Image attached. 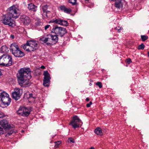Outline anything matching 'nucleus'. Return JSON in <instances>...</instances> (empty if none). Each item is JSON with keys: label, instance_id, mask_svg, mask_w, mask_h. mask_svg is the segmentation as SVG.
Listing matches in <instances>:
<instances>
[{"label": "nucleus", "instance_id": "20", "mask_svg": "<svg viewBox=\"0 0 149 149\" xmlns=\"http://www.w3.org/2000/svg\"><path fill=\"white\" fill-rule=\"evenodd\" d=\"M48 7V6L47 5H45L43 6L42 7V10L43 11V17L45 18L48 17L49 16H48V11H47Z\"/></svg>", "mask_w": 149, "mask_h": 149}, {"label": "nucleus", "instance_id": "23", "mask_svg": "<svg viewBox=\"0 0 149 149\" xmlns=\"http://www.w3.org/2000/svg\"><path fill=\"white\" fill-rule=\"evenodd\" d=\"M95 132L97 134L102 135L103 134L102 131V129L99 127L97 128L95 130Z\"/></svg>", "mask_w": 149, "mask_h": 149}, {"label": "nucleus", "instance_id": "11", "mask_svg": "<svg viewBox=\"0 0 149 149\" xmlns=\"http://www.w3.org/2000/svg\"><path fill=\"white\" fill-rule=\"evenodd\" d=\"M22 94V90L19 88H16L12 93L13 98L16 100L19 99Z\"/></svg>", "mask_w": 149, "mask_h": 149}, {"label": "nucleus", "instance_id": "3", "mask_svg": "<svg viewBox=\"0 0 149 149\" xmlns=\"http://www.w3.org/2000/svg\"><path fill=\"white\" fill-rule=\"evenodd\" d=\"M58 40V38L56 35L52 34L47 35L46 37L40 38L39 41L42 44L45 43L48 45L55 44Z\"/></svg>", "mask_w": 149, "mask_h": 149}, {"label": "nucleus", "instance_id": "43", "mask_svg": "<svg viewBox=\"0 0 149 149\" xmlns=\"http://www.w3.org/2000/svg\"><path fill=\"white\" fill-rule=\"evenodd\" d=\"M89 149H94V148L93 147H91Z\"/></svg>", "mask_w": 149, "mask_h": 149}, {"label": "nucleus", "instance_id": "26", "mask_svg": "<svg viewBox=\"0 0 149 149\" xmlns=\"http://www.w3.org/2000/svg\"><path fill=\"white\" fill-rule=\"evenodd\" d=\"M62 143L61 140H58V141L54 142L55 147L56 148H57L58 146L61 144Z\"/></svg>", "mask_w": 149, "mask_h": 149}, {"label": "nucleus", "instance_id": "36", "mask_svg": "<svg viewBox=\"0 0 149 149\" xmlns=\"http://www.w3.org/2000/svg\"><path fill=\"white\" fill-rule=\"evenodd\" d=\"M4 115L3 113L0 111V118L3 117Z\"/></svg>", "mask_w": 149, "mask_h": 149}, {"label": "nucleus", "instance_id": "45", "mask_svg": "<svg viewBox=\"0 0 149 149\" xmlns=\"http://www.w3.org/2000/svg\"><path fill=\"white\" fill-rule=\"evenodd\" d=\"M148 56L149 57V52H148Z\"/></svg>", "mask_w": 149, "mask_h": 149}, {"label": "nucleus", "instance_id": "27", "mask_svg": "<svg viewBox=\"0 0 149 149\" xmlns=\"http://www.w3.org/2000/svg\"><path fill=\"white\" fill-rule=\"evenodd\" d=\"M145 47V45L143 43H142L138 46V49H139L143 50L144 49Z\"/></svg>", "mask_w": 149, "mask_h": 149}, {"label": "nucleus", "instance_id": "8", "mask_svg": "<svg viewBox=\"0 0 149 149\" xmlns=\"http://www.w3.org/2000/svg\"><path fill=\"white\" fill-rule=\"evenodd\" d=\"M12 17L8 14L3 15L2 17L3 23L5 25H8L10 26H14L15 25V22L12 19Z\"/></svg>", "mask_w": 149, "mask_h": 149}, {"label": "nucleus", "instance_id": "42", "mask_svg": "<svg viewBox=\"0 0 149 149\" xmlns=\"http://www.w3.org/2000/svg\"><path fill=\"white\" fill-rule=\"evenodd\" d=\"M2 75L1 72V70L0 69V76H1Z\"/></svg>", "mask_w": 149, "mask_h": 149}, {"label": "nucleus", "instance_id": "37", "mask_svg": "<svg viewBox=\"0 0 149 149\" xmlns=\"http://www.w3.org/2000/svg\"><path fill=\"white\" fill-rule=\"evenodd\" d=\"M123 29L122 28H120V29H117V31L118 32H120L121 30H122Z\"/></svg>", "mask_w": 149, "mask_h": 149}, {"label": "nucleus", "instance_id": "32", "mask_svg": "<svg viewBox=\"0 0 149 149\" xmlns=\"http://www.w3.org/2000/svg\"><path fill=\"white\" fill-rule=\"evenodd\" d=\"M126 63H128V64H130V63L132 62L130 58H128L127 59L126 61Z\"/></svg>", "mask_w": 149, "mask_h": 149}, {"label": "nucleus", "instance_id": "28", "mask_svg": "<svg viewBox=\"0 0 149 149\" xmlns=\"http://www.w3.org/2000/svg\"><path fill=\"white\" fill-rule=\"evenodd\" d=\"M36 24L37 26L42 25L43 24L42 22H41L40 20H38L36 22Z\"/></svg>", "mask_w": 149, "mask_h": 149}, {"label": "nucleus", "instance_id": "17", "mask_svg": "<svg viewBox=\"0 0 149 149\" xmlns=\"http://www.w3.org/2000/svg\"><path fill=\"white\" fill-rule=\"evenodd\" d=\"M24 98L25 99H28L29 100L33 101L36 98V96L34 94L26 91L24 93Z\"/></svg>", "mask_w": 149, "mask_h": 149}, {"label": "nucleus", "instance_id": "18", "mask_svg": "<svg viewBox=\"0 0 149 149\" xmlns=\"http://www.w3.org/2000/svg\"><path fill=\"white\" fill-rule=\"evenodd\" d=\"M27 8L28 10L31 12L34 13L37 11V6L31 3L28 4Z\"/></svg>", "mask_w": 149, "mask_h": 149}, {"label": "nucleus", "instance_id": "12", "mask_svg": "<svg viewBox=\"0 0 149 149\" xmlns=\"http://www.w3.org/2000/svg\"><path fill=\"white\" fill-rule=\"evenodd\" d=\"M43 75L44 78L43 85L45 86H48L50 82L51 77L50 74L46 70L44 71Z\"/></svg>", "mask_w": 149, "mask_h": 149}, {"label": "nucleus", "instance_id": "10", "mask_svg": "<svg viewBox=\"0 0 149 149\" xmlns=\"http://www.w3.org/2000/svg\"><path fill=\"white\" fill-rule=\"evenodd\" d=\"M31 110L30 108L24 107L20 108L17 111V113L21 116H27L30 114Z\"/></svg>", "mask_w": 149, "mask_h": 149}, {"label": "nucleus", "instance_id": "4", "mask_svg": "<svg viewBox=\"0 0 149 149\" xmlns=\"http://www.w3.org/2000/svg\"><path fill=\"white\" fill-rule=\"evenodd\" d=\"M0 98L1 102H0V106L5 108L8 106L11 102V99L9 95L5 92L3 91L0 93Z\"/></svg>", "mask_w": 149, "mask_h": 149}, {"label": "nucleus", "instance_id": "7", "mask_svg": "<svg viewBox=\"0 0 149 149\" xmlns=\"http://www.w3.org/2000/svg\"><path fill=\"white\" fill-rule=\"evenodd\" d=\"M51 32L56 34L55 35L62 37L67 33L66 29L64 28L58 27L57 26H54Z\"/></svg>", "mask_w": 149, "mask_h": 149}, {"label": "nucleus", "instance_id": "16", "mask_svg": "<svg viewBox=\"0 0 149 149\" xmlns=\"http://www.w3.org/2000/svg\"><path fill=\"white\" fill-rule=\"evenodd\" d=\"M53 22L55 24H58L63 26H67L68 25V23L67 21L62 20L59 18H55L53 19Z\"/></svg>", "mask_w": 149, "mask_h": 149}, {"label": "nucleus", "instance_id": "6", "mask_svg": "<svg viewBox=\"0 0 149 149\" xmlns=\"http://www.w3.org/2000/svg\"><path fill=\"white\" fill-rule=\"evenodd\" d=\"M8 13L7 14L15 19L17 18L20 14L18 8L15 5H13L8 8Z\"/></svg>", "mask_w": 149, "mask_h": 149}, {"label": "nucleus", "instance_id": "44", "mask_svg": "<svg viewBox=\"0 0 149 149\" xmlns=\"http://www.w3.org/2000/svg\"><path fill=\"white\" fill-rule=\"evenodd\" d=\"M24 4H26V2H24L23 3Z\"/></svg>", "mask_w": 149, "mask_h": 149}, {"label": "nucleus", "instance_id": "48", "mask_svg": "<svg viewBox=\"0 0 149 149\" xmlns=\"http://www.w3.org/2000/svg\"><path fill=\"white\" fill-rule=\"evenodd\" d=\"M115 29H117V27H116V28H115Z\"/></svg>", "mask_w": 149, "mask_h": 149}, {"label": "nucleus", "instance_id": "14", "mask_svg": "<svg viewBox=\"0 0 149 149\" xmlns=\"http://www.w3.org/2000/svg\"><path fill=\"white\" fill-rule=\"evenodd\" d=\"M20 19V21L23 23L25 25H29L31 22V20L29 17L26 15H21Z\"/></svg>", "mask_w": 149, "mask_h": 149}, {"label": "nucleus", "instance_id": "33", "mask_svg": "<svg viewBox=\"0 0 149 149\" xmlns=\"http://www.w3.org/2000/svg\"><path fill=\"white\" fill-rule=\"evenodd\" d=\"M50 26V25L49 24H47L44 27L45 30H47L48 28H49Z\"/></svg>", "mask_w": 149, "mask_h": 149}, {"label": "nucleus", "instance_id": "9", "mask_svg": "<svg viewBox=\"0 0 149 149\" xmlns=\"http://www.w3.org/2000/svg\"><path fill=\"white\" fill-rule=\"evenodd\" d=\"M82 124L81 120L77 116H74L73 120L71 121L70 124L71 125L73 128L75 129L79 127L80 125Z\"/></svg>", "mask_w": 149, "mask_h": 149}, {"label": "nucleus", "instance_id": "25", "mask_svg": "<svg viewBox=\"0 0 149 149\" xmlns=\"http://www.w3.org/2000/svg\"><path fill=\"white\" fill-rule=\"evenodd\" d=\"M4 54L0 56V65L5 66Z\"/></svg>", "mask_w": 149, "mask_h": 149}, {"label": "nucleus", "instance_id": "46", "mask_svg": "<svg viewBox=\"0 0 149 149\" xmlns=\"http://www.w3.org/2000/svg\"><path fill=\"white\" fill-rule=\"evenodd\" d=\"M21 131H22V133H23L24 132V130H22Z\"/></svg>", "mask_w": 149, "mask_h": 149}, {"label": "nucleus", "instance_id": "2", "mask_svg": "<svg viewBox=\"0 0 149 149\" xmlns=\"http://www.w3.org/2000/svg\"><path fill=\"white\" fill-rule=\"evenodd\" d=\"M3 129L6 130H8L7 134L5 135L6 137L12 134H15L17 132L16 130H14L13 127H11L10 125H8L6 120H2L0 122V134L3 133Z\"/></svg>", "mask_w": 149, "mask_h": 149}, {"label": "nucleus", "instance_id": "40", "mask_svg": "<svg viewBox=\"0 0 149 149\" xmlns=\"http://www.w3.org/2000/svg\"><path fill=\"white\" fill-rule=\"evenodd\" d=\"M86 100L87 101H88L89 100V99L88 98V97H87L86 98Z\"/></svg>", "mask_w": 149, "mask_h": 149}, {"label": "nucleus", "instance_id": "34", "mask_svg": "<svg viewBox=\"0 0 149 149\" xmlns=\"http://www.w3.org/2000/svg\"><path fill=\"white\" fill-rule=\"evenodd\" d=\"M92 104L91 102H90L89 103L87 104H86V107H89L91 106V105Z\"/></svg>", "mask_w": 149, "mask_h": 149}, {"label": "nucleus", "instance_id": "38", "mask_svg": "<svg viewBox=\"0 0 149 149\" xmlns=\"http://www.w3.org/2000/svg\"><path fill=\"white\" fill-rule=\"evenodd\" d=\"M40 68L42 69H45V67L44 65H42L40 67Z\"/></svg>", "mask_w": 149, "mask_h": 149}, {"label": "nucleus", "instance_id": "19", "mask_svg": "<svg viewBox=\"0 0 149 149\" xmlns=\"http://www.w3.org/2000/svg\"><path fill=\"white\" fill-rule=\"evenodd\" d=\"M115 6L116 8L119 9L122 8L123 7L122 0H116Z\"/></svg>", "mask_w": 149, "mask_h": 149}, {"label": "nucleus", "instance_id": "29", "mask_svg": "<svg viewBox=\"0 0 149 149\" xmlns=\"http://www.w3.org/2000/svg\"><path fill=\"white\" fill-rule=\"evenodd\" d=\"M68 1L72 5H74L76 4L77 0H68Z\"/></svg>", "mask_w": 149, "mask_h": 149}, {"label": "nucleus", "instance_id": "31", "mask_svg": "<svg viewBox=\"0 0 149 149\" xmlns=\"http://www.w3.org/2000/svg\"><path fill=\"white\" fill-rule=\"evenodd\" d=\"M96 85L98 86L100 88H101L102 87V83L100 82H98L96 84Z\"/></svg>", "mask_w": 149, "mask_h": 149}, {"label": "nucleus", "instance_id": "41", "mask_svg": "<svg viewBox=\"0 0 149 149\" xmlns=\"http://www.w3.org/2000/svg\"><path fill=\"white\" fill-rule=\"evenodd\" d=\"M68 140H74V139L72 138V137L69 138L68 139Z\"/></svg>", "mask_w": 149, "mask_h": 149}, {"label": "nucleus", "instance_id": "22", "mask_svg": "<svg viewBox=\"0 0 149 149\" xmlns=\"http://www.w3.org/2000/svg\"><path fill=\"white\" fill-rule=\"evenodd\" d=\"M23 48L26 51H29V52H31V51H33V49H30V46L29 45L27 44V42L26 43L24 44L23 46Z\"/></svg>", "mask_w": 149, "mask_h": 149}, {"label": "nucleus", "instance_id": "13", "mask_svg": "<svg viewBox=\"0 0 149 149\" xmlns=\"http://www.w3.org/2000/svg\"><path fill=\"white\" fill-rule=\"evenodd\" d=\"M4 60L5 66H9L13 64L11 56L6 54H4Z\"/></svg>", "mask_w": 149, "mask_h": 149}, {"label": "nucleus", "instance_id": "35", "mask_svg": "<svg viewBox=\"0 0 149 149\" xmlns=\"http://www.w3.org/2000/svg\"><path fill=\"white\" fill-rule=\"evenodd\" d=\"M67 141L68 143H74L75 142V140H68Z\"/></svg>", "mask_w": 149, "mask_h": 149}, {"label": "nucleus", "instance_id": "30", "mask_svg": "<svg viewBox=\"0 0 149 149\" xmlns=\"http://www.w3.org/2000/svg\"><path fill=\"white\" fill-rule=\"evenodd\" d=\"M148 38V37L146 36H141V38L143 41H144L146 40Z\"/></svg>", "mask_w": 149, "mask_h": 149}, {"label": "nucleus", "instance_id": "39", "mask_svg": "<svg viewBox=\"0 0 149 149\" xmlns=\"http://www.w3.org/2000/svg\"><path fill=\"white\" fill-rule=\"evenodd\" d=\"M10 38L12 39H14V36L13 35H10Z\"/></svg>", "mask_w": 149, "mask_h": 149}, {"label": "nucleus", "instance_id": "15", "mask_svg": "<svg viewBox=\"0 0 149 149\" xmlns=\"http://www.w3.org/2000/svg\"><path fill=\"white\" fill-rule=\"evenodd\" d=\"M27 44L29 45L30 49H33V51L38 48V42L35 40H31L27 41Z\"/></svg>", "mask_w": 149, "mask_h": 149}, {"label": "nucleus", "instance_id": "24", "mask_svg": "<svg viewBox=\"0 0 149 149\" xmlns=\"http://www.w3.org/2000/svg\"><path fill=\"white\" fill-rule=\"evenodd\" d=\"M0 51L2 53H6L8 51V50L6 46L3 45L1 47Z\"/></svg>", "mask_w": 149, "mask_h": 149}, {"label": "nucleus", "instance_id": "47", "mask_svg": "<svg viewBox=\"0 0 149 149\" xmlns=\"http://www.w3.org/2000/svg\"><path fill=\"white\" fill-rule=\"evenodd\" d=\"M114 0H109V1H114Z\"/></svg>", "mask_w": 149, "mask_h": 149}, {"label": "nucleus", "instance_id": "1", "mask_svg": "<svg viewBox=\"0 0 149 149\" xmlns=\"http://www.w3.org/2000/svg\"><path fill=\"white\" fill-rule=\"evenodd\" d=\"M17 76L18 82L20 86L26 87L29 86V80L32 77L31 71L29 68L20 69L18 71Z\"/></svg>", "mask_w": 149, "mask_h": 149}, {"label": "nucleus", "instance_id": "5", "mask_svg": "<svg viewBox=\"0 0 149 149\" xmlns=\"http://www.w3.org/2000/svg\"><path fill=\"white\" fill-rule=\"evenodd\" d=\"M10 50L12 54L15 57H22L24 56V54L20 50L17 44L13 43L10 45Z\"/></svg>", "mask_w": 149, "mask_h": 149}, {"label": "nucleus", "instance_id": "21", "mask_svg": "<svg viewBox=\"0 0 149 149\" xmlns=\"http://www.w3.org/2000/svg\"><path fill=\"white\" fill-rule=\"evenodd\" d=\"M60 8L61 11L66 13H69L71 11L70 9L67 8L64 6H61Z\"/></svg>", "mask_w": 149, "mask_h": 149}]
</instances>
